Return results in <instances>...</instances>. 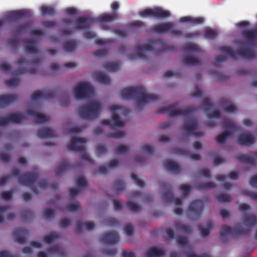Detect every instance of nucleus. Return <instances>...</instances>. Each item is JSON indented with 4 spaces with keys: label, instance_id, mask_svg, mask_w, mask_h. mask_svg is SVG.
Wrapping results in <instances>:
<instances>
[{
    "label": "nucleus",
    "instance_id": "obj_1",
    "mask_svg": "<svg viewBox=\"0 0 257 257\" xmlns=\"http://www.w3.org/2000/svg\"><path fill=\"white\" fill-rule=\"evenodd\" d=\"M242 35L244 39L249 42L248 45L241 44L240 49L237 52L227 46L220 47L219 50L234 60H236L239 56L249 59L254 58L255 53L253 48L257 42L256 31L255 29L244 31Z\"/></svg>",
    "mask_w": 257,
    "mask_h": 257
},
{
    "label": "nucleus",
    "instance_id": "obj_2",
    "mask_svg": "<svg viewBox=\"0 0 257 257\" xmlns=\"http://www.w3.org/2000/svg\"><path fill=\"white\" fill-rule=\"evenodd\" d=\"M243 224L246 226L243 229L240 224H236L233 229L227 225H223L220 231L221 239L223 242L228 241L229 238H234L238 235H247L250 232V227L257 223L256 217L253 215H245L243 220Z\"/></svg>",
    "mask_w": 257,
    "mask_h": 257
},
{
    "label": "nucleus",
    "instance_id": "obj_3",
    "mask_svg": "<svg viewBox=\"0 0 257 257\" xmlns=\"http://www.w3.org/2000/svg\"><path fill=\"white\" fill-rule=\"evenodd\" d=\"M121 96L122 98L125 100L135 99L139 108H140L142 104L155 102L158 99L156 95L152 93L147 94L146 89L142 86L124 88L121 90Z\"/></svg>",
    "mask_w": 257,
    "mask_h": 257
},
{
    "label": "nucleus",
    "instance_id": "obj_4",
    "mask_svg": "<svg viewBox=\"0 0 257 257\" xmlns=\"http://www.w3.org/2000/svg\"><path fill=\"white\" fill-rule=\"evenodd\" d=\"M157 46L159 47L160 52L165 51H173L176 50V47L173 44L169 43L161 39H155L149 40L146 44L142 46V48L137 47L135 56L133 57L132 54H129L128 57L130 59L137 58L143 60H146L147 58L144 54L143 50L152 51L154 50L155 46Z\"/></svg>",
    "mask_w": 257,
    "mask_h": 257
},
{
    "label": "nucleus",
    "instance_id": "obj_5",
    "mask_svg": "<svg viewBox=\"0 0 257 257\" xmlns=\"http://www.w3.org/2000/svg\"><path fill=\"white\" fill-rule=\"evenodd\" d=\"M109 109L112 114L111 121L108 119H102L101 124L109 125L111 130L124 126L125 123L120 119L119 115L126 116L130 113V110L126 107L116 105L110 106Z\"/></svg>",
    "mask_w": 257,
    "mask_h": 257
},
{
    "label": "nucleus",
    "instance_id": "obj_6",
    "mask_svg": "<svg viewBox=\"0 0 257 257\" xmlns=\"http://www.w3.org/2000/svg\"><path fill=\"white\" fill-rule=\"evenodd\" d=\"M101 108V105L100 102L93 101L80 106L78 108V113L80 117L83 119L93 120L98 116Z\"/></svg>",
    "mask_w": 257,
    "mask_h": 257
},
{
    "label": "nucleus",
    "instance_id": "obj_7",
    "mask_svg": "<svg viewBox=\"0 0 257 257\" xmlns=\"http://www.w3.org/2000/svg\"><path fill=\"white\" fill-rule=\"evenodd\" d=\"M178 103H175L167 107H163L157 110L158 113L168 112L170 117H173L178 115H183L186 118L190 117L196 110L197 107L191 105L184 109H177Z\"/></svg>",
    "mask_w": 257,
    "mask_h": 257
},
{
    "label": "nucleus",
    "instance_id": "obj_8",
    "mask_svg": "<svg viewBox=\"0 0 257 257\" xmlns=\"http://www.w3.org/2000/svg\"><path fill=\"white\" fill-rule=\"evenodd\" d=\"M160 187L163 189V199L166 203L174 202L176 207L174 210V213L177 215H181L183 213L181 206L182 204V198H174L172 193V188L171 185L166 182H162L160 184Z\"/></svg>",
    "mask_w": 257,
    "mask_h": 257
},
{
    "label": "nucleus",
    "instance_id": "obj_9",
    "mask_svg": "<svg viewBox=\"0 0 257 257\" xmlns=\"http://www.w3.org/2000/svg\"><path fill=\"white\" fill-rule=\"evenodd\" d=\"M222 126L225 129V131L216 137V142L220 144H223L235 132L240 130V126L234 121L229 119L223 120Z\"/></svg>",
    "mask_w": 257,
    "mask_h": 257
},
{
    "label": "nucleus",
    "instance_id": "obj_10",
    "mask_svg": "<svg viewBox=\"0 0 257 257\" xmlns=\"http://www.w3.org/2000/svg\"><path fill=\"white\" fill-rule=\"evenodd\" d=\"M86 142V140L84 138L71 137L70 143L67 145V148L71 151L81 152V158L83 160L92 163L93 160L90 156L85 152V149L82 145Z\"/></svg>",
    "mask_w": 257,
    "mask_h": 257
},
{
    "label": "nucleus",
    "instance_id": "obj_11",
    "mask_svg": "<svg viewBox=\"0 0 257 257\" xmlns=\"http://www.w3.org/2000/svg\"><path fill=\"white\" fill-rule=\"evenodd\" d=\"M12 175L18 177L19 183L21 185L27 186L33 184L37 181L39 176L38 171H35L33 173L28 172L21 175L20 170L17 168L12 169Z\"/></svg>",
    "mask_w": 257,
    "mask_h": 257
},
{
    "label": "nucleus",
    "instance_id": "obj_12",
    "mask_svg": "<svg viewBox=\"0 0 257 257\" xmlns=\"http://www.w3.org/2000/svg\"><path fill=\"white\" fill-rule=\"evenodd\" d=\"M74 95L77 99H84L91 97L94 93L91 86L87 82H80L74 88Z\"/></svg>",
    "mask_w": 257,
    "mask_h": 257
},
{
    "label": "nucleus",
    "instance_id": "obj_13",
    "mask_svg": "<svg viewBox=\"0 0 257 257\" xmlns=\"http://www.w3.org/2000/svg\"><path fill=\"white\" fill-rule=\"evenodd\" d=\"M203 208L204 204L201 200H194L189 206L187 211V217L191 220L199 219L202 215Z\"/></svg>",
    "mask_w": 257,
    "mask_h": 257
},
{
    "label": "nucleus",
    "instance_id": "obj_14",
    "mask_svg": "<svg viewBox=\"0 0 257 257\" xmlns=\"http://www.w3.org/2000/svg\"><path fill=\"white\" fill-rule=\"evenodd\" d=\"M139 14L143 18L152 17L156 18H165L171 16L169 11L159 8L145 9L140 12Z\"/></svg>",
    "mask_w": 257,
    "mask_h": 257
},
{
    "label": "nucleus",
    "instance_id": "obj_15",
    "mask_svg": "<svg viewBox=\"0 0 257 257\" xmlns=\"http://www.w3.org/2000/svg\"><path fill=\"white\" fill-rule=\"evenodd\" d=\"M199 127L198 123L194 119H191L190 121H185L182 128L183 131L187 135H192L195 137H202L204 135L203 132H197Z\"/></svg>",
    "mask_w": 257,
    "mask_h": 257
},
{
    "label": "nucleus",
    "instance_id": "obj_16",
    "mask_svg": "<svg viewBox=\"0 0 257 257\" xmlns=\"http://www.w3.org/2000/svg\"><path fill=\"white\" fill-rule=\"evenodd\" d=\"M56 94V91L55 90H37L32 93L31 95V98L33 101H36L40 99H51L54 97Z\"/></svg>",
    "mask_w": 257,
    "mask_h": 257
},
{
    "label": "nucleus",
    "instance_id": "obj_17",
    "mask_svg": "<svg viewBox=\"0 0 257 257\" xmlns=\"http://www.w3.org/2000/svg\"><path fill=\"white\" fill-rule=\"evenodd\" d=\"M203 108L204 111L207 113V115L208 118H221V113L218 110H214L211 113H207L208 110H210L212 105L210 102V100L209 98H205L202 102Z\"/></svg>",
    "mask_w": 257,
    "mask_h": 257
},
{
    "label": "nucleus",
    "instance_id": "obj_18",
    "mask_svg": "<svg viewBox=\"0 0 257 257\" xmlns=\"http://www.w3.org/2000/svg\"><path fill=\"white\" fill-rule=\"evenodd\" d=\"M101 241L109 244H115L119 240V236L116 231H109L103 234L100 239Z\"/></svg>",
    "mask_w": 257,
    "mask_h": 257
},
{
    "label": "nucleus",
    "instance_id": "obj_19",
    "mask_svg": "<svg viewBox=\"0 0 257 257\" xmlns=\"http://www.w3.org/2000/svg\"><path fill=\"white\" fill-rule=\"evenodd\" d=\"M236 159L241 163L247 164L254 165L257 162V152L251 153V154H240L239 155Z\"/></svg>",
    "mask_w": 257,
    "mask_h": 257
},
{
    "label": "nucleus",
    "instance_id": "obj_20",
    "mask_svg": "<svg viewBox=\"0 0 257 257\" xmlns=\"http://www.w3.org/2000/svg\"><path fill=\"white\" fill-rule=\"evenodd\" d=\"M120 17L119 14L117 13H104L97 17L95 21L102 23H111L118 19Z\"/></svg>",
    "mask_w": 257,
    "mask_h": 257
},
{
    "label": "nucleus",
    "instance_id": "obj_21",
    "mask_svg": "<svg viewBox=\"0 0 257 257\" xmlns=\"http://www.w3.org/2000/svg\"><path fill=\"white\" fill-rule=\"evenodd\" d=\"M255 141L254 137L249 132L240 135L237 139V143L240 145L250 146Z\"/></svg>",
    "mask_w": 257,
    "mask_h": 257
},
{
    "label": "nucleus",
    "instance_id": "obj_22",
    "mask_svg": "<svg viewBox=\"0 0 257 257\" xmlns=\"http://www.w3.org/2000/svg\"><path fill=\"white\" fill-rule=\"evenodd\" d=\"M14 236L17 241L20 244H24L26 242L29 231L24 228H16L13 231Z\"/></svg>",
    "mask_w": 257,
    "mask_h": 257
},
{
    "label": "nucleus",
    "instance_id": "obj_23",
    "mask_svg": "<svg viewBox=\"0 0 257 257\" xmlns=\"http://www.w3.org/2000/svg\"><path fill=\"white\" fill-rule=\"evenodd\" d=\"M174 26L172 22H167L153 26L152 30L158 34L170 33V30Z\"/></svg>",
    "mask_w": 257,
    "mask_h": 257
},
{
    "label": "nucleus",
    "instance_id": "obj_24",
    "mask_svg": "<svg viewBox=\"0 0 257 257\" xmlns=\"http://www.w3.org/2000/svg\"><path fill=\"white\" fill-rule=\"evenodd\" d=\"M30 14L28 11L18 10L9 13L7 16L9 20L15 21L22 18L28 17Z\"/></svg>",
    "mask_w": 257,
    "mask_h": 257
},
{
    "label": "nucleus",
    "instance_id": "obj_25",
    "mask_svg": "<svg viewBox=\"0 0 257 257\" xmlns=\"http://www.w3.org/2000/svg\"><path fill=\"white\" fill-rule=\"evenodd\" d=\"M91 23V19L89 17L84 15L78 18L75 21L76 29L83 30L87 29Z\"/></svg>",
    "mask_w": 257,
    "mask_h": 257
},
{
    "label": "nucleus",
    "instance_id": "obj_26",
    "mask_svg": "<svg viewBox=\"0 0 257 257\" xmlns=\"http://www.w3.org/2000/svg\"><path fill=\"white\" fill-rule=\"evenodd\" d=\"M18 97L15 94H3L0 95V108H4L17 100Z\"/></svg>",
    "mask_w": 257,
    "mask_h": 257
},
{
    "label": "nucleus",
    "instance_id": "obj_27",
    "mask_svg": "<svg viewBox=\"0 0 257 257\" xmlns=\"http://www.w3.org/2000/svg\"><path fill=\"white\" fill-rule=\"evenodd\" d=\"M164 166L168 171L175 174H179L181 172L180 166L175 161L166 160L164 162Z\"/></svg>",
    "mask_w": 257,
    "mask_h": 257
},
{
    "label": "nucleus",
    "instance_id": "obj_28",
    "mask_svg": "<svg viewBox=\"0 0 257 257\" xmlns=\"http://www.w3.org/2000/svg\"><path fill=\"white\" fill-rule=\"evenodd\" d=\"M74 167V166L66 161H62L56 170L55 174L58 177L61 176L63 173L68 170Z\"/></svg>",
    "mask_w": 257,
    "mask_h": 257
},
{
    "label": "nucleus",
    "instance_id": "obj_29",
    "mask_svg": "<svg viewBox=\"0 0 257 257\" xmlns=\"http://www.w3.org/2000/svg\"><path fill=\"white\" fill-rule=\"evenodd\" d=\"M37 136L40 138H52L55 137L56 133L52 128L44 127L38 131Z\"/></svg>",
    "mask_w": 257,
    "mask_h": 257
},
{
    "label": "nucleus",
    "instance_id": "obj_30",
    "mask_svg": "<svg viewBox=\"0 0 257 257\" xmlns=\"http://www.w3.org/2000/svg\"><path fill=\"white\" fill-rule=\"evenodd\" d=\"M27 113L29 115L32 116L36 118V122L37 123H43L49 120V118L47 116L32 110H28Z\"/></svg>",
    "mask_w": 257,
    "mask_h": 257
},
{
    "label": "nucleus",
    "instance_id": "obj_31",
    "mask_svg": "<svg viewBox=\"0 0 257 257\" xmlns=\"http://www.w3.org/2000/svg\"><path fill=\"white\" fill-rule=\"evenodd\" d=\"M94 77L98 82L104 85H108L111 83L110 78L102 72H96L94 74Z\"/></svg>",
    "mask_w": 257,
    "mask_h": 257
},
{
    "label": "nucleus",
    "instance_id": "obj_32",
    "mask_svg": "<svg viewBox=\"0 0 257 257\" xmlns=\"http://www.w3.org/2000/svg\"><path fill=\"white\" fill-rule=\"evenodd\" d=\"M174 226L176 230L181 231L185 233L190 234L192 232L191 227L189 225H186L182 222H174Z\"/></svg>",
    "mask_w": 257,
    "mask_h": 257
},
{
    "label": "nucleus",
    "instance_id": "obj_33",
    "mask_svg": "<svg viewBox=\"0 0 257 257\" xmlns=\"http://www.w3.org/2000/svg\"><path fill=\"white\" fill-rule=\"evenodd\" d=\"M165 254V251L158 247L149 248L146 253L147 257H160Z\"/></svg>",
    "mask_w": 257,
    "mask_h": 257
},
{
    "label": "nucleus",
    "instance_id": "obj_34",
    "mask_svg": "<svg viewBox=\"0 0 257 257\" xmlns=\"http://www.w3.org/2000/svg\"><path fill=\"white\" fill-rule=\"evenodd\" d=\"M24 47L26 51L31 54L38 52L37 44L35 41L27 40L24 42Z\"/></svg>",
    "mask_w": 257,
    "mask_h": 257
},
{
    "label": "nucleus",
    "instance_id": "obj_35",
    "mask_svg": "<svg viewBox=\"0 0 257 257\" xmlns=\"http://www.w3.org/2000/svg\"><path fill=\"white\" fill-rule=\"evenodd\" d=\"M214 225L212 222L210 221L207 224L206 228L203 227L201 225H198V228L200 232V234L202 236L205 237L207 236L212 229L213 228Z\"/></svg>",
    "mask_w": 257,
    "mask_h": 257
},
{
    "label": "nucleus",
    "instance_id": "obj_36",
    "mask_svg": "<svg viewBox=\"0 0 257 257\" xmlns=\"http://www.w3.org/2000/svg\"><path fill=\"white\" fill-rule=\"evenodd\" d=\"M10 122L16 123H21L24 119V116L21 113H11L8 115Z\"/></svg>",
    "mask_w": 257,
    "mask_h": 257
},
{
    "label": "nucleus",
    "instance_id": "obj_37",
    "mask_svg": "<svg viewBox=\"0 0 257 257\" xmlns=\"http://www.w3.org/2000/svg\"><path fill=\"white\" fill-rule=\"evenodd\" d=\"M103 67L109 72H114L119 69V64L117 62H106L103 64Z\"/></svg>",
    "mask_w": 257,
    "mask_h": 257
},
{
    "label": "nucleus",
    "instance_id": "obj_38",
    "mask_svg": "<svg viewBox=\"0 0 257 257\" xmlns=\"http://www.w3.org/2000/svg\"><path fill=\"white\" fill-rule=\"evenodd\" d=\"M183 63L187 65L196 66L200 64V62L196 58L187 56L184 57Z\"/></svg>",
    "mask_w": 257,
    "mask_h": 257
},
{
    "label": "nucleus",
    "instance_id": "obj_39",
    "mask_svg": "<svg viewBox=\"0 0 257 257\" xmlns=\"http://www.w3.org/2000/svg\"><path fill=\"white\" fill-rule=\"evenodd\" d=\"M41 12L43 15L52 16L55 13V8L52 6H42Z\"/></svg>",
    "mask_w": 257,
    "mask_h": 257
},
{
    "label": "nucleus",
    "instance_id": "obj_40",
    "mask_svg": "<svg viewBox=\"0 0 257 257\" xmlns=\"http://www.w3.org/2000/svg\"><path fill=\"white\" fill-rule=\"evenodd\" d=\"M77 46L76 42L72 41L66 42L63 45V48L64 50L68 52H72L74 51Z\"/></svg>",
    "mask_w": 257,
    "mask_h": 257
},
{
    "label": "nucleus",
    "instance_id": "obj_41",
    "mask_svg": "<svg viewBox=\"0 0 257 257\" xmlns=\"http://www.w3.org/2000/svg\"><path fill=\"white\" fill-rule=\"evenodd\" d=\"M126 206L129 210L133 212L137 213L141 210V207L139 204L132 201H128Z\"/></svg>",
    "mask_w": 257,
    "mask_h": 257
},
{
    "label": "nucleus",
    "instance_id": "obj_42",
    "mask_svg": "<svg viewBox=\"0 0 257 257\" xmlns=\"http://www.w3.org/2000/svg\"><path fill=\"white\" fill-rule=\"evenodd\" d=\"M59 238L57 233L53 232L50 234L46 235L44 237V241L45 242L50 244L52 243L56 239Z\"/></svg>",
    "mask_w": 257,
    "mask_h": 257
},
{
    "label": "nucleus",
    "instance_id": "obj_43",
    "mask_svg": "<svg viewBox=\"0 0 257 257\" xmlns=\"http://www.w3.org/2000/svg\"><path fill=\"white\" fill-rule=\"evenodd\" d=\"M29 73L31 74H35L37 73V70L35 68H31L30 69H27L25 68H20L14 72L15 75H20Z\"/></svg>",
    "mask_w": 257,
    "mask_h": 257
},
{
    "label": "nucleus",
    "instance_id": "obj_44",
    "mask_svg": "<svg viewBox=\"0 0 257 257\" xmlns=\"http://www.w3.org/2000/svg\"><path fill=\"white\" fill-rule=\"evenodd\" d=\"M113 187L115 190L118 193L122 191L124 189L125 185L120 180H117L113 183Z\"/></svg>",
    "mask_w": 257,
    "mask_h": 257
},
{
    "label": "nucleus",
    "instance_id": "obj_45",
    "mask_svg": "<svg viewBox=\"0 0 257 257\" xmlns=\"http://www.w3.org/2000/svg\"><path fill=\"white\" fill-rule=\"evenodd\" d=\"M80 205L77 201L71 203L66 206L67 210L70 212H75L80 209Z\"/></svg>",
    "mask_w": 257,
    "mask_h": 257
},
{
    "label": "nucleus",
    "instance_id": "obj_46",
    "mask_svg": "<svg viewBox=\"0 0 257 257\" xmlns=\"http://www.w3.org/2000/svg\"><path fill=\"white\" fill-rule=\"evenodd\" d=\"M105 224L111 227H115L119 225V222L113 217H109L105 220Z\"/></svg>",
    "mask_w": 257,
    "mask_h": 257
},
{
    "label": "nucleus",
    "instance_id": "obj_47",
    "mask_svg": "<svg viewBox=\"0 0 257 257\" xmlns=\"http://www.w3.org/2000/svg\"><path fill=\"white\" fill-rule=\"evenodd\" d=\"M215 184L212 182L200 183L197 185L199 189H207L208 188H214Z\"/></svg>",
    "mask_w": 257,
    "mask_h": 257
},
{
    "label": "nucleus",
    "instance_id": "obj_48",
    "mask_svg": "<svg viewBox=\"0 0 257 257\" xmlns=\"http://www.w3.org/2000/svg\"><path fill=\"white\" fill-rule=\"evenodd\" d=\"M217 34L216 31L214 30H207L204 32V37L208 39H214Z\"/></svg>",
    "mask_w": 257,
    "mask_h": 257
},
{
    "label": "nucleus",
    "instance_id": "obj_49",
    "mask_svg": "<svg viewBox=\"0 0 257 257\" xmlns=\"http://www.w3.org/2000/svg\"><path fill=\"white\" fill-rule=\"evenodd\" d=\"M216 199L219 202H227L231 201V197L225 194H218L216 196Z\"/></svg>",
    "mask_w": 257,
    "mask_h": 257
},
{
    "label": "nucleus",
    "instance_id": "obj_50",
    "mask_svg": "<svg viewBox=\"0 0 257 257\" xmlns=\"http://www.w3.org/2000/svg\"><path fill=\"white\" fill-rule=\"evenodd\" d=\"M184 50L188 52H196L199 50V48L197 45L190 43L184 47Z\"/></svg>",
    "mask_w": 257,
    "mask_h": 257
},
{
    "label": "nucleus",
    "instance_id": "obj_51",
    "mask_svg": "<svg viewBox=\"0 0 257 257\" xmlns=\"http://www.w3.org/2000/svg\"><path fill=\"white\" fill-rule=\"evenodd\" d=\"M141 150L149 155H152L154 151V147L149 144L144 145L142 147Z\"/></svg>",
    "mask_w": 257,
    "mask_h": 257
},
{
    "label": "nucleus",
    "instance_id": "obj_52",
    "mask_svg": "<svg viewBox=\"0 0 257 257\" xmlns=\"http://www.w3.org/2000/svg\"><path fill=\"white\" fill-rule=\"evenodd\" d=\"M131 178L135 181V183L140 187L143 188L145 186V182L139 179L138 176L135 174H132Z\"/></svg>",
    "mask_w": 257,
    "mask_h": 257
},
{
    "label": "nucleus",
    "instance_id": "obj_53",
    "mask_svg": "<svg viewBox=\"0 0 257 257\" xmlns=\"http://www.w3.org/2000/svg\"><path fill=\"white\" fill-rule=\"evenodd\" d=\"M125 133L123 131H118L112 134H109L107 137L114 139H121L125 136Z\"/></svg>",
    "mask_w": 257,
    "mask_h": 257
},
{
    "label": "nucleus",
    "instance_id": "obj_54",
    "mask_svg": "<svg viewBox=\"0 0 257 257\" xmlns=\"http://www.w3.org/2000/svg\"><path fill=\"white\" fill-rule=\"evenodd\" d=\"M5 83L9 87H15L19 84V80L18 78H13L6 80Z\"/></svg>",
    "mask_w": 257,
    "mask_h": 257
},
{
    "label": "nucleus",
    "instance_id": "obj_55",
    "mask_svg": "<svg viewBox=\"0 0 257 257\" xmlns=\"http://www.w3.org/2000/svg\"><path fill=\"white\" fill-rule=\"evenodd\" d=\"M180 190L182 191L183 194L187 196L188 195L190 191V186L187 184H182L180 186Z\"/></svg>",
    "mask_w": 257,
    "mask_h": 257
},
{
    "label": "nucleus",
    "instance_id": "obj_56",
    "mask_svg": "<svg viewBox=\"0 0 257 257\" xmlns=\"http://www.w3.org/2000/svg\"><path fill=\"white\" fill-rule=\"evenodd\" d=\"M129 150V147L123 145H118L116 148V152L118 154H123Z\"/></svg>",
    "mask_w": 257,
    "mask_h": 257
},
{
    "label": "nucleus",
    "instance_id": "obj_57",
    "mask_svg": "<svg viewBox=\"0 0 257 257\" xmlns=\"http://www.w3.org/2000/svg\"><path fill=\"white\" fill-rule=\"evenodd\" d=\"M242 194L250 197L252 200L257 201V193L252 192L249 190H245L242 191Z\"/></svg>",
    "mask_w": 257,
    "mask_h": 257
},
{
    "label": "nucleus",
    "instance_id": "obj_58",
    "mask_svg": "<svg viewBox=\"0 0 257 257\" xmlns=\"http://www.w3.org/2000/svg\"><path fill=\"white\" fill-rule=\"evenodd\" d=\"M10 207L8 205H0V223H2L4 221V218L2 216V214L6 212L7 211L9 210Z\"/></svg>",
    "mask_w": 257,
    "mask_h": 257
},
{
    "label": "nucleus",
    "instance_id": "obj_59",
    "mask_svg": "<svg viewBox=\"0 0 257 257\" xmlns=\"http://www.w3.org/2000/svg\"><path fill=\"white\" fill-rule=\"evenodd\" d=\"M108 53V50L105 49H99L93 52V54L96 57H102L105 56Z\"/></svg>",
    "mask_w": 257,
    "mask_h": 257
},
{
    "label": "nucleus",
    "instance_id": "obj_60",
    "mask_svg": "<svg viewBox=\"0 0 257 257\" xmlns=\"http://www.w3.org/2000/svg\"><path fill=\"white\" fill-rule=\"evenodd\" d=\"M102 252L105 255L112 256L116 254V249L115 248L103 249L102 250Z\"/></svg>",
    "mask_w": 257,
    "mask_h": 257
},
{
    "label": "nucleus",
    "instance_id": "obj_61",
    "mask_svg": "<svg viewBox=\"0 0 257 257\" xmlns=\"http://www.w3.org/2000/svg\"><path fill=\"white\" fill-rule=\"evenodd\" d=\"M44 214L46 218H52L54 217V212L52 209L48 208L44 210Z\"/></svg>",
    "mask_w": 257,
    "mask_h": 257
},
{
    "label": "nucleus",
    "instance_id": "obj_62",
    "mask_svg": "<svg viewBox=\"0 0 257 257\" xmlns=\"http://www.w3.org/2000/svg\"><path fill=\"white\" fill-rule=\"evenodd\" d=\"M13 196V192L12 191H4L2 193L1 196L2 198L6 200H10Z\"/></svg>",
    "mask_w": 257,
    "mask_h": 257
},
{
    "label": "nucleus",
    "instance_id": "obj_63",
    "mask_svg": "<svg viewBox=\"0 0 257 257\" xmlns=\"http://www.w3.org/2000/svg\"><path fill=\"white\" fill-rule=\"evenodd\" d=\"M174 26L170 30V33L173 36L180 38L183 36L182 31L174 29Z\"/></svg>",
    "mask_w": 257,
    "mask_h": 257
},
{
    "label": "nucleus",
    "instance_id": "obj_64",
    "mask_svg": "<svg viewBox=\"0 0 257 257\" xmlns=\"http://www.w3.org/2000/svg\"><path fill=\"white\" fill-rule=\"evenodd\" d=\"M249 183L252 187L257 188V174L250 178Z\"/></svg>",
    "mask_w": 257,
    "mask_h": 257
}]
</instances>
